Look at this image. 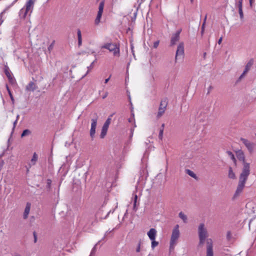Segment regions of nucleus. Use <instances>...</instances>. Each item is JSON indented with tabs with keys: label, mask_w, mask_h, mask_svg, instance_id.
Instances as JSON below:
<instances>
[{
	"label": "nucleus",
	"mask_w": 256,
	"mask_h": 256,
	"mask_svg": "<svg viewBox=\"0 0 256 256\" xmlns=\"http://www.w3.org/2000/svg\"><path fill=\"white\" fill-rule=\"evenodd\" d=\"M36 0H27L24 6L20 10L19 16L21 19H24L27 15L30 16L32 13Z\"/></svg>",
	"instance_id": "obj_1"
},
{
	"label": "nucleus",
	"mask_w": 256,
	"mask_h": 256,
	"mask_svg": "<svg viewBox=\"0 0 256 256\" xmlns=\"http://www.w3.org/2000/svg\"><path fill=\"white\" fill-rule=\"evenodd\" d=\"M180 236L179 226L176 224L172 230L170 242V250H174L175 246L178 243V240Z\"/></svg>",
	"instance_id": "obj_2"
},
{
	"label": "nucleus",
	"mask_w": 256,
	"mask_h": 256,
	"mask_svg": "<svg viewBox=\"0 0 256 256\" xmlns=\"http://www.w3.org/2000/svg\"><path fill=\"white\" fill-rule=\"evenodd\" d=\"M198 232L200 240L199 244L203 245L206 238L208 236L207 228L204 223H201L199 224L198 228Z\"/></svg>",
	"instance_id": "obj_3"
},
{
	"label": "nucleus",
	"mask_w": 256,
	"mask_h": 256,
	"mask_svg": "<svg viewBox=\"0 0 256 256\" xmlns=\"http://www.w3.org/2000/svg\"><path fill=\"white\" fill-rule=\"evenodd\" d=\"M102 48L108 50L113 53L114 56H119L120 54V46L116 43H106L102 46Z\"/></svg>",
	"instance_id": "obj_4"
},
{
	"label": "nucleus",
	"mask_w": 256,
	"mask_h": 256,
	"mask_svg": "<svg viewBox=\"0 0 256 256\" xmlns=\"http://www.w3.org/2000/svg\"><path fill=\"white\" fill-rule=\"evenodd\" d=\"M242 172L240 174L239 180L246 182L248 176L250 174V164L244 162Z\"/></svg>",
	"instance_id": "obj_5"
},
{
	"label": "nucleus",
	"mask_w": 256,
	"mask_h": 256,
	"mask_svg": "<svg viewBox=\"0 0 256 256\" xmlns=\"http://www.w3.org/2000/svg\"><path fill=\"white\" fill-rule=\"evenodd\" d=\"M94 115L93 118L91 120V128L90 131V135L92 140H93L95 136L96 129L98 119V116L96 113H94Z\"/></svg>",
	"instance_id": "obj_6"
},
{
	"label": "nucleus",
	"mask_w": 256,
	"mask_h": 256,
	"mask_svg": "<svg viewBox=\"0 0 256 256\" xmlns=\"http://www.w3.org/2000/svg\"><path fill=\"white\" fill-rule=\"evenodd\" d=\"M240 141L244 144L250 154L254 152L256 147V144L244 138H241Z\"/></svg>",
	"instance_id": "obj_7"
},
{
	"label": "nucleus",
	"mask_w": 256,
	"mask_h": 256,
	"mask_svg": "<svg viewBox=\"0 0 256 256\" xmlns=\"http://www.w3.org/2000/svg\"><path fill=\"white\" fill-rule=\"evenodd\" d=\"M184 44L183 42H180L179 44L177 47V50L176 51V56H175V62H176L177 60L179 58H183L184 57Z\"/></svg>",
	"instance_id": "obj_8"
},
{
	"label": "nucleus",
	"mask_w": 256,
	"mask_h": 256,
	"mask_svg": "<svg viewBox=\"0 0 256 256\" xmlns=\"http://www.w3.org/2000/svg\"><path fill=\"white\" fill-rule=\"evenodd\" d=\"M168 106V101L166 99L162 100L159 108L158 112L156 116L158 118H160L164 113L166 106Z\"/></svg>",
	"instance_id": "obj_9"
},
{
	"label": "nucleus",
	"mask_w": 256,
	"mask_h": 256,
	"mask_svg": "<svg viewBox=\"0 0 256 256\" xmlns=\"http://www.w3.org/2000/svg\"><path fill=\"white\" fill-rule=\"evenodd\" d=\"M206 256H214L212 250V242L210 238L206 240Z\"/></svg>",
	"instance_id": "obj_10"
},
{
	"label": "nucleus",
	"mask_w": 256,
	"mask_h": 256,
	"mask_svg": "<svg viewBox=\"0 0 256 256\" xmlns=\"http://www.w3.org/2000/svg\"><path fill=\"white\" fill-rule=\"evenodd\" d=\"M246 182L239 180L238 184L237 186L236 190L234 195V198H236L238 197L240 194L242 192L245 185Z\"/></svg>",
	"instance_id": "obj_11"
},
{
	"label": "nucleus",
	"mask_w": 256,
	"mask_h": 256,
	"mask_svg": "<svg viewBox=\"0 0 256 256\" xmlns=\"http://www.w3.org/2000/svg\"><path fill=\"white\" fill-rule=\"evenodd\" d=\"M254 64V60L250 59L248 62L246 64L245 69L240 77V78H242L250 70V68Z\"/></svg>",
	"instance_id": "obj_12"
},
{
	"label": "nucleus",
	"mask_w": 256,
	"mask_h": 256,
	"mask_svg": "<svg viewBox=\"0 0 256 256\" xmlns=\"http://www.w3.org/2000/svg\"><path fill=\"white\" fill-rule=\"evenodd\" d=\"M180 32L181 30H178L172 36L170 40L171 46L174 45L176 42L179 40Z\"/></svg>",
	"instance_id": "obj_13"
},
{
	"label": "nucleus",
	"mask_w": 256,
	"mask_h": 256,
	"mask_svg": "<svg viewBox=\"0 0 256 256\" xmlns=\"http://www.w3.org/2000/svg\"><path fill=\"white\" fill-rule=\"evenodd\" d=\"M37 88V85L32 82H30L26 87V90L28 92H34Z\"/></svg>",
	"instance_id": "obj_14"
},
{
	"label": "nucleus",
	"mask_w": 256,
	"mask_h": 256,
	"mask_svg": "<svg viewBox=\"0 0 256 256\" xmlns=\"http://www.w3.org/2000/svg\"><path fill=\"white\" fill-rule=\"evenodd\" d=\"M157 232L155 228H152L148 232L147 234L150 240H156Z\"/></svg>",
	"instance_id": "obj_15"
},
{
	"label": "nucleus",
	"mask_w": 256,
	"mask_h": 256,
	"mask_svg": "<svg viewBox=\"0 0 256 256\" xmlns=\"http://www.w3.org/2000/svg\"><path fill=\"white\" fill-rule=\"evenodd\" d=\"M31 208V204L30 202H27L26 204V206L24 212L23 214V218L24 219L26 220L27 219L28 216V214L30 212Z\"/></svg>",
	"instance_id": "obj_16"
},
{
	"label": "nucleus",
	"mask_w": 256,
	"mask_h": 256,
	"mask_svg": "<svg viewBox=\"0 0 256 256\" xmlns=\"http://www.w3.org/2000/svg\"><path fill=\"white\" fill-rule=\"evenodd\" d=\"M4 72L6 76L8 77L9 82L11 83L12 84H14L16 83V80L15 79L12 78V76H11L10 70H8V68H6L4 70Z\"/></svg>",
	"instance_id": "obj_17"
},
{
	"label": "nucleus",
	"mask_w": 256,
	"mask_h": 256,
	"mask_svg": "<svg viewBox=\"0 0 256 256\" xmlns=\"http://www.w3.org/2000/svg\"><path fill=\"white\" fill-rule=\"evenodd\" d=\"M242 2L243 0H239L238 4H236V6L238 8V12L241 20H242L244 18V14L242 12Z\"/></svg>",
	"instance_id": "obj_18"
},
{
	"label": "nucleus",
	"mask_w": 256,
	"mask_h": 256,
	"mask_svg": "<svg viewBox=\"0 0 256 256\" xmlns=\"http://www.w3.org/2000/svg\"><path fill=\"white\" fill-rule=\"evenodd\" d=\"M236 156L240 160L243 162V163L245 162L244 154L242 150H238L236 152Z\"/></svg>",
	"instance_id": "obj_19"
},
{
	"label": "nucleus",
	"mask_w": 256,
	"mask_h": 256,
	"mask_svg": "<svg viewBox=\"0 0 256 256\" xmlns=\"http://www.w3.org/2000/svg\"><path fill=\"white\" fill-rule=\"evenodd\" d=\"M108 127L109 126H106L104 124L103 125L100 134V137L101 138H104L106 136Z\"/></svg>",
	"instance_id": "obj_20"
},
{
	"label": "nucleus",
	"mask_w": 256,
	"mask_h": 256,
	"mask_svg": "<svg viewBox=\"0 0 256 256\" xmlns=\"http://www.w3.org/2000/svg\"><path fill=\"white\" fill-rule=\"evenodd\" d=\"M38 160V156L36 152H34L33 154L32 158L30 160V166L34 165L36 164V162H37Z\"/></svg>",
	"instance_id": "obj_21"
},
{
	"label": "nucleus",
	"mask_w": 256,
	"mask_h": 256,
	"mask_svg": "<svg viewBox=\"0 0 256 256\" xmlns=\"http://www.w3.org/2000/svg\"><path fill=\"white\" fill-rule=\"evenodd\" d=\"M77 35H78V46H80L82 44V36L81 31L80 29H78L77 30Z\"/></svg>",
	"instance_id": "obj_22"
},
{
	"label": "nucleus",
	"mask_w": 256,
	"mask_h": 256,
	"mask_svg": "<svg viewBox=\"0 0 256 256\" xmlns=\"http://www.w3.org/2000/svg\"><path fill=\"white\" fill-rule=\"evenodd\" d=\"M178 216L180 218H181L184 222L187 223L188 222V218L187 216L182 212H180L178 214Z\"/></svg>",
	"instance_id": "obj_23"
},
{
	"label": "nucleus",
	"mask_w": 256,
	"mask_h": 256,
	"mask_svg": "<svg viewBox=\"0 0 256 256\" xmlns=\"http://www.w3.org/2000/svg\"><path fill=\"white\" fill-rule=\"evenodd\" d=\"M228 178L231 179H235L236 178V175L234 172H233L232 168H230L228 170Z\"/></svg>",
	"instance_id": "obj_24"
},
{
	"label": "nucleus",
	"mask_w": 256,
	"mask_h": 256,
	"mask_svg": "<svg viewBox=\"0 0 256 256\" xmlns=\"http://www.w3.org/2000/svg\"><path fill=\"white\" fill-rule=\"evenodd\" d=\"M104 6V1L103 0L100 2V4H99L98 11V13H100V14H102Z\"/></svg>",
	"instance_id": "obj_25"
},
{
	"label": "nucleus",
	"mask_w": 256,
	"mask_h": 256,
	"mask_svg": "<svg viewBox=\"0 0 256 256\" xmlns=\"http://www.w3.org/2000/svg\"><path fill=\"white\" fill-rule=\"evenodd\" d=\"M8 9L9 7H6L3 10V11L1 13H0V26L4 22V20L2 19L3 14H5L8 10Z\"/></svg>",
	"instance_id": "obj_26"
},
{
	"label": "nucleus",
	"mask_w": 256,
	"mask_h": 256,
	"mask_svg": "<svg viewBox=\"0 0 256 256\" xmlns=\"http://www.w3.org/2000/svg\"><path fill=\"white\" fill-rule=\"evenodd\" d=\"M226 154L230 157V159L234 162V164H236V159L232 152L230 151H227Z\"/></svg>",
	"instance_id": "obj_27"
},
{
	"label": "nucleus",
	"mask_w": 256,
	"mask_h": 256,
	"mask_svg": "<svg viewBox=\"0 0 256 256\" xmlns=\"http://www.w3.org/2000/svg\"><path fill=\"white\" fill-rule=\"evenodd\" d=\"M164 124H162V128L160 130L159 134H158V138L160 140H162V139L163 138V133H164Z\"/></svg>",
	"instance_id": "obj_28"
},
{
	"label": "nucleus",
	"mask_w": 256,
	"mask_h": 256,
	"mask_svg": "<svg viewBox=\"0 0 256 256\" xmlns=\"http://www.w3.org/2000/svg\"><path fill=\"white\" fill-rule=\"evenodd\" d=\"M30 133H31V132H30V131L29 130H28V129L24 130L22 132V134H21V137L22 138V137H24L25 136H28V135H30Z\"/></svg>",
	"instance_id": "obj_29"
},
{
	"label": "nucleus",
	"mask_w": 256,
	"mask_h": 256,
	"mask_svg": "<svg viewBox=\"0 0 256 256\" xmlns=\"http://www.w3.org/2000/svg\"><path fill=\"white\" fill-rule=\"evenodd\" d=\"M186 173L188 174L189 176H190L192 178H196V174L192 171L190 170L187 169V170H186Z\"/></svg>",
	"instance_id": "obj_30"
},
{
	"label": "nucleus",
	"mask_w": 256,
	"mask_h": 256,
	"mask_svg": "<svg viewBox=\"0 0 256 256\" xmlns=\"http://www.w3.org/2000/svg\"><path fill=\"white\" fill-rule=\"evenodd\" d=\"M102 14L98 13L96 18L95 20V24H98L100 23V18H102Z\"/></svg>",
	"instance_id": "obj_31"
},
{
	"label": "nucleus",
	"mask_w": 256,
	"mask_h": 256,
	"mask_svg": "<svg viewBox=\"0 0 256 256\" xmlns=\"http://www.w3.org/2000/svg\"><path fill=\"white\" fill-rule=\"evenodd\" d=\"M152 241V245L151 247L152 250H154L155 247L157 246L158 244V242L156 241V240H150Z\"/></svg>",
	"instance_id": "obj_32"
},
{
	"label": "nucleus",
	"mask_w": 256,
	"mask_h": 256,
	"mask_svg": "<svg viewBox=\"0 0 256 256\" xmlns=\"http://www.w3.org/2000/svg\"><path fill=\"white\" fill-rule=\"evenodd\" d=\"M6 90H7L8 92V94H9V96H10V98L12 102H14V97H13V96L12 95V92H10V88H8V86L7 84L6 85Z\"/></svg>",
	"instance_id": "obj_33"
},
{
	"label": "nucleus",
	"mask_w": 256,
	"mask_h": 256,
	"mask_svg": "<svg viewBox=\"0 0 256 256\" xmlns=\"http://www.w3.org/2000/svg\"><path fill=\"white\" fill-rule=\"evenodd\" d=\"M97 244H95L91 250L90 256H94L96 253Z\"/></svg>",
	"instance_id": "obj_34"
},
{
	"label": "nucleus",
	"mask_w": 256,
	"mask_h": 256,
	"mask_svg": "<svg viewBox=\"0 0 256 256\" xmlns=\"http://www.w3.org/2000/svg\"><path fill=\"white\" fill-rule=\"evenodd\" d=\"M96 61V60H94L93 62L91 63L90 65L88 67V70L86 73V74H87L90 72V70L93 68L94 64L95 62Z\"/></svg>",
	"instance_id": "obj_35"
},
{
	"label": "nucleus",
	"mask_w": 256,
	"mask_h": 256,
	"mask_svg": "<svg viewBox=\"0 0 256 256\" xmlns=\"http://www.w3.org/2000/svg\"><path fill=\"white\" fill-rule=\"evenodd\" d=\"M110 122H111V118H107V120H106V121L104 123V124L109 126L110 124Z\"/></svg>",
	"instance_id": "obj_36"
},
{
	"label": "nucleus",
	"mask_w": 256,
	"mask_h": 256,
	"mask_svg": "<svg viewBox=\"0 0 256 256\" xmlns=\"http://www.w3.org/2000/svg\"><path fill=\"white\" fill-rule=\"evenodd\" d=\"M137 199H138V196L136 194H135L134 196V208H135L136 206V203Z\"/></svg>",
	"instance_id": "obj_37"
},
{
	"label": "nucleus",
	"mask_w": 256,
	"mask_h": 256,
	"mask_svg": "<svg viewBox=\"0 0 256 256\" xmlns=\"http://www.w3.org/2000/svg\"><path fill=\"white\" fill-rule=\"evenodd\" d=\"M34 238V242L36 243L37 242V235L36 232H33Z\"/></svg>",
	"instance_id": "obj_38"
},
{
	"label": "nucleus",
	"mask_w": 256,
	"mask_h": 256,
	"mask_svg": "<svg viewBox=\"0 0 256 256\" xmlns=\"http://www.w3.org/2000/svg\"><path fill=\"white\" fill-rule=\"evenodd\" d=\"M159 44V41H156L154 43V48H156Z\"/></svg>",
	"instance_id": "obj_39"
},
{
	"label": "nucleus",
	"mask_w": 256,
	"mask_h": 256,
	"mask_svg": "<svg viewBox=\"0 0 256 256\" xmlns=\"http://www.w3.org/2000/svg\"><path fill=\"white\" fill-rule=\"evenodd\" d=\"M145 0H137V3L138 5V6H140V4L144 2Z\"/></svg>",
	"instance_id": "obj_40"
},
{
	"label": "nucleus",
	"mask_w": 256,
	"mask_h": 256,
	"mask_svg": "<svg viewBox=\"0 0 256 256\" xmlns=\"http://www.w3.org/2000/svg\"><path fill=\"white\" fill-rule=\"evenodd\" d=\"M206 17L204 18V22L202 24V32H203L204 30V26L205 22L206 20Z\"/></svg>",
	"instance_id": "obj_41"
},
{
	"label": "nucleus",
	"mask_w": 256,
	"mask_h": 256,
	"mask_svg": "<svg viewBox=\"0 0 256 256\" xmlns=\"http://www.w3.org/2000/svg\"><path fill=\"white\" fill-rule=\"evenodd\" d=\"M17 122H18V120H15V121L14 122V123H13L12 131H14V130L16 126Z\"/></svg>",
	"instance_id": "obj_42"
},
{
	"label": "nucleus",
	"mask_w": 256,
	"mask_h": 256,
	"mask_svg": "<svg viewBox=\"0 0 256 256\" xmlns=\"http://www.w3.org/2000/svg\"><path fill=\"white\" fill-rule=\"evenodd\" d=\"M110 77H111V75L108 78H106L104 80V84H107L108 82L110 80Z\"/></svg>",
	"instance_id": "obj_43"
},
{
	"label": "nucleus",
	"mask_w": 256,
	"mask_h": 256,
	"mask_svg": "<svg viewBox=\"0 0 256 256\" xmlns=\"http://www.w3.org/2000/svg\"><path fill=\"white\" fill-rule=\"evenodd\" d=\"M212 89V86H210L208 88V94H210V92L211 90Z\"/></svg>",
	"instance_id": "obj_44"
},
{
	"label": "nucleus",
	"mask_w": 256,
	"mask_h": 256,
	"mask_svg": "<svg viewBox=\"0 0 256 256\" xmlns=\"http://www.w3.org/2000/svg\"><path fill=\"white\" fill-rule=\"evenodd\" d=\"M108 95V92H106L102 96V98L103 99L106 98L107 97Z\"/></svg>",
	"instance_id": "obj_45"
},
{
	"label": "nucleus",
	"mask_w": 256,
	"mask_h": 256,
	"mask_svg": "<svg viewBox=\"0 0 256 256\" xmlns=\"http://www.w3.org/2000/svg\"><path fill=\"white\" fill-rule=\"evenodd\" d=\"M132 116H133L132 118H130L128 119V122H132L134 120V114H132Z\"/></svg>",
	"instance_id": "obj_46"
},
{
	"label": "nucleus",
	"mask_w": 256,
	"mask_h": 256,
	"mask_svg": "<svg viewBox=\"0 0 256 256\" xmlns=\"http://www.w3.org/2000/svg\"><path fill=\"white\" fill-rule=\"evenodd\" d=\"M222 37L220 38L218 40V44H220L222 42Z\"/></svg>",
	"instance_id": "obj_47"
},
{
	"label": "nucleus",
	"mask_w": 256,
	"mask_h": 256,
	"mask_svg": "<svg viewBox=\"0 0 256 256\" xmlns=\"http://www.w3.org/2000/svg\"><path fill=\"white\" fill-rule=\"evenodd\" d=\"M249 1H250V6H252L253 0H249Z\"/></svg>",
	"instance_id": "obj_48"
},
{
	"label": "nucleus",
	"mask_w": 256,
	"mask_h": 256,
	"mask_svg": "<svg viewBox=\"0 0 256 256\" xmlns=\"http://www.w3.org/2000/svg\"><path fill=\"white\" fill-rule=\"evenodd\" d=\"M136 252H139L140 251V246H139L138 247L136 250Z\"/></svg>",
	"instance_id": "obj_49"
},
{
	"label": "nucleus",
	"mask_w": 256,
	"mask_h": 256,
	"mask_svg": "<svg viewBox=\"0 0 256 256\" xmlns=\"http://www.w3.org/2000/svg\"><path fill=\"white\" fill-rule=\"evenodd\" d=\"M19 117H20L19 114H18V115H17V116H16V120H17L18 121V118H19Z\"/></svg>",
	"instance_id": "obj_50"
},
{
	"label": "nucleus",
	"mask_w": 256,
	"mask_h": 256,
	"mask_svg": "<svg viewBox=\"0 0 256 256\" xmlns=\"http://www.w3.org/2000/svg\"><path fill=\"white\" fill-rule=\"evenodd\" d=\"M14 256H21L20 254H16L14 255Z\"/></svg>",
	"instance_id": "obj_51"
},
{
	"label": "nucleus",
	"mask_w": 256,
	"mask_h": 256,
	"mask_svg": "<svg viewBox=\"0 0 256 256\" xmlns=\"http://www.w3.org/2000/svg\"><path fill=\"white\" fill-rule=\"evenodd\" d=\"M206 56V52H204V57H205V56Z\"/></svg>",
	"instance_id": "obj_52"
},
{
	"label": "nucleus",
	"mask_w": 256,
	"mask_h": 256,
	"mask_svg": "<svg viewBox=\"0 0 256 256\" xmlns=\"http://www.w3.org/2000/svg\"><path fill=\"white\" fill-rule=\"evenodd\" d=\"M193 0H191V2H192Z\"/></svg>",
	"instance_id": "obj_53"
},
{
	"label": "nucleus",
	"mask_w": 256,
	"mask_h": 256,
	"mask_svg": "<svg viewBox=\"0 0 256 256\" xmlns=\"http://www.w3.org/2000/svg\"><path fill=\"white\" fill-rule=\"evenodd\" d=\"M255 135H256V134H255Z\"/></svg>",
	"instance_id": "obj_54"
}]
</instances>
